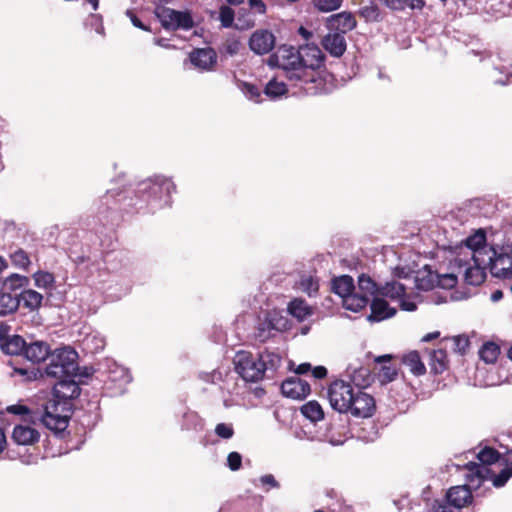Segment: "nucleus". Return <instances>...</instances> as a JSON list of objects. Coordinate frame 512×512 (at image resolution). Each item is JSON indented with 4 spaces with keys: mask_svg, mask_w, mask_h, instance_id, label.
<instances>
[{
    "mask_svg": "<svg viewBox=\"0 0 512 512\" xmlns=\"http://www.w3.org/2000/svg\"><path fill=\"white\" fill-rule=\"evenodd\" d=\"M30 310H37L41 307L43 296L39 292L32 289H25L21 292L20 301Z\"/></svg>",
    "mask_w": 512,
    "mask_h": 512,
    "instance_id": "nucleus-34",
    "label": "nucleus"
},
{
    "mask_svg": "<svg viewBox=\"0 0 512 512\" xmlns=\"http://www.w3.org/2000/svg\"><path fill=\"white\" fill-rule=\"evenodd\" d=\"M215 433L223 439H230L234 435V429L231 424L219 423L215 427Z\"/></svg>",
    "mask_w": 512,
    "mask_h": 512,
    "instance_id": "nucleus-48",
    "label": "nucleus"
},
{
    "mask_svg": "<svg viewBox=\"0 0 512 512\" xmlns=\"http://www.w3.org/2000/svg\"><path fill=\"white\" fill-rule=\"evenodd\" d=\"M35 285L39 288L52 287L54 283V276L50 272L38 271L33 275Z\"/></svg>",
    "mask_w": 512,
    "mask_h": 512,
    "instance_id": "nucleus-45",
    "label": "nucleus"
},
{
    "mask_svg": "<svg viewBox=\"0 0 512 512\" xmlns=\"http://www.w3.org/2000/svg\"><path fill=\"white\" fill-rule=\"evenodd\" d=\"M310 385L308 382L298 378L290 377L284 380L281 384L282 394L294 400H302L310 394Z\"/></svg>",
    "mask_w": 512,
    "mask_h": 512,
    "instance_id": "nucleus-9",
    "label": "nucleus"
},
{
    "mask_svg": "<svg viewBox=\"0 0 512 512\" xmlns=\"http://www.w3.org/2000/svg\"><path fill=\"white\" fill-rule=\"evenodd\" d=\"M466 246L473 250L474 254L473 256H478L480 258L483 254H489L492 252L493 255L496 254V251L494 248L490 247L488 248L486 246V235L483 231L479 230L473 235L469 236L466 239Z\"/></svg>",
    "mask_w": 512,
    "mask_h": 512,
    "instance_id": "nucleus-21",
    "label": "nucleus"
},
{
    "mask_svg": "<svg viewBox=\"0 0 512 512\" xmlns=\"http://www.w3.org/2000/svg\"><path fill=\"white\" fill-rule=\"evenodd\" d=\"M370 299L359 292H351L343 299V305L347 310L358 312L364 309L369 303Z\"/></svg>",
    "mask_w": 512,
    "mask_h": 512,
    "instance_id": "nucleus-31",
    "label": "nucleus"
},
{
    "mask_svg": "<svg viewBox=\"0 0 512 512\" xmlns=\"http://www.w3.org/2000/svg\"><path fill=\"white\" fill-rule=\"evenodd\" d=\"M225 52L229 55H234L238 52L239 42L238 41H230L226 42L224 45Z\"/></svg>",
    "mask_w": 512,
    "mask_h": 512,
    "instance_id": "nucleus-56",
    "label": "nucleus"
},
{
    "mask_svg": "<svg viewBox=\"0 0 512 512\" xmlns=\"http://www.w3.org/2000/svg\"><path fill=\"white\" fill-rule=\"evenodd\" d=\"M20 305V299L16 294L0 292V316H7L15 313Z\"/></svg>",
    "mask_w": 512,
    "mask_h": 512,
    "instance_id": "nucleus-29",
    "label": "nucleus"
},
{
    "mask_svg": "<svg viewBox=\"0 0 512 512\" xmlns=\"http://www.w3.org/2000/svg\"><path fill=\"white\" fill-rule=\"evenodd\" d=\"M382 4L394 11H403L407 7L408 0H379Z\"/></svg>",
    "mask_w": 512,
    "mask_h": 512,
    "instance_id": "nucleus-51",
    "label": "nucleus"
},
{
    "mask_svg": "<svg viewBox=\"0 0 512 512\" xmlns=\"http://www.w3.org/2000/svg\"><path fill=\"white\" fill-rule=\"evenodd\" d=\"M289 313L299 322L313 314L312 308L303 299H293L288 305Z\"/></svg>",
    "mask_w": 512,
    "mask_h": 512,
    "instance_id": "nucleus-28",
    "label": "nucleus"
},
{
    "mask_svg": "<svg viewBox=\"0 0 512 512\" xmlns=\"http://www.w3.org/2000/svg\"><path fill=\"white\" fill-rule=\"evenodd\" d=\"M258 355L262 364L261 368L264 377L272 378L277 369L281 366L282 357L278 353L269 350H264Z\"/></svg>",
    "mask_w": 512,
    "mask_h": 512,
    "instance_id": "nucleus-20",
    "label": "nucleus"
},
{
    "mask_svg": "<svg viewBox=\"0 0 512 512\" xmlns=\"http://www.w3.org/2000/svg\"><path fill=\"white\" fill-rule=\"evenodd\" d=\"M362 16L364 17H370L372 14H376L377 13V7H365L363 10H362Z\"/></svg>",
    "mask_w": 512,
    "mask_h": 512,
    "instance_id": "nucleus-64",
    "label": "nucleus"
},
{
    "mask_svg": "<svg viewBox=\"0 0 512 512\" xmlns=\"http://www.w3.org/2000/svg\"><path fill=\"white\" fill-rule=\"evenodd\" d=\"M249 5L252 9H254L257 13L263 14L266 11V5L262 0H248Z\"/></svg>",
    "mask_w": 512,
    "mask_h": 512,
    "instance_id": "nucleus-55",
    "label": "nucleus"
},
{
    "mask_svg": "<svg viewBox=\"0 0 512 512\" xmlns=\"http://www.w3.org/2000/svg\"><path fill=\"white\" fill-rule=\"evenodd\" d=\"M447 501L455 508H463L468 506L473 495L468 485L455 486L448 490L446 494Z\"/></svg>",
    "mask_w": 512,
    "mask_h": 512,
    "instance_id": "nucleus-15",
    "label": "nucleus"
},
{
    "mask_svg": "<svg viewBox=\"0 0 512 512\" xmlns=\"http://www.w3.org/2000/svg\"><path fill=\"white\" fill-rule=\"evenodd\" d=\"M343 0H313L315 8L320 12H331L341 7Z\"/></svg>",
    "mask_w": 512,
    "mask_h": 512,
    "instance_id": "nucleus-44",
    "label": "nucleus"
},
{
    "mask_svg": "<svg viewBox=\"0 0 512 512\" xmlns=\"http://www.w3.org/2000/svg\"><path fill=\"white\" fill-rule=\"evenodd\" d=\"M264 94L270 99H277L288 92L287 85L276 79H271L264 88Z\"/></svg>",
    "mask_w": 512,
    "mask_h": 512,
    "instance_id": "nucleus-38",
    "label": "nucleus"
},
{
    "mask_svg": "<svg viewBox=\"0 0 512 512\" xmlns=\"http://www.w3.org/2000/svg\"><path fill=\"white\" fill-rule=\"evenodd\" d=\"M401 308L405 311H414L417 306L414 302L411 301H401Z\"/></svg>",
    "mask_w": 512,
    "mask_h": 512,
    "instance_id": "nucleus-63",
    "label": "nucleus"
},
{
    "mask_svg": "<svg viewBox=\"0 0 512 512\" xmlns=\"http://www.w3.org/2000/svg\"><path fill=\"white\" fill-rule=\"evenodd\" d=\"M327 369L324 366H316L312 370L313 377L316 379H323L327 376Z\"/></svg>",
    "mask_w": 512,
    "mask_h": 512,
    "instance_id": "nucleus-57",
    "label": "nucleus"
},
{
    "mask_svg": "<svg viewBox=\"0 0 512 512\" xmlns=\"http://www.w3.org/2000/svg\"><path fill=\"white\" fill-rule=\"evenodd\" d=\"M126 15L127 17H129V19L131 20L132 24L141 29V30H144V31H150V28L148 26H146L145 24H143V22L137 17V15L130 9H128L126 11Z\"/></svg>",
    "mask_w": 512,
    "mask_h": 512,
    "instance_id": "nucleus-52",
    "label": "nucleus"
},
{
    "mask_svg": "<svg viewBox=\"0 0 512 512\" xmlns=\"http://www.w3.org/2000/svg\"><path fill=\"white\" fill-rule=\"evenodd\" d=\"M242 91L250 100H253L255 102L261 101L260 100L261 91L258 88V86L248 83V82H244L242 85Z\"/></svg>",
    "mask_w": 512,
    "mask_h": 512,
    "instance_id": "nucleus-46",
    "label": "nucleus"
},
{
    "mask_svg": "<svg viewBox=\"0 0 512 512\" xmlns=\"http://www.w3.org/2000/svg\"><path fill=\"white\" fill-rule=\"evenodd\" d=\"M353 398L352 407L347 410V414L349 413L354 417L360 418H368L374 414L376 410V403L372 395L368 394L358 386Z\"/></svg>",
    "mask_w": 512,
    "mask_h": 512,
    "instance_id": "nucleus-7",
    "label": "nucleus"
},
{
    "mask_svg": "<svg viewBox=\"0 0 512 512\" xmlns=\"http://www.w3.org/2000/svg\"><path fill=\"white\" fill-rule=\"evenodd\" d=\"M52 353L50 346L45 341H34L25 344L24 356L33 363H40L48 360Z\"/></svg>",
    "mask_w": 512,
    "mask_h": 512,
    "instance_id": "nucleus-16",
    "label": "nucleus"
},
{
    "mask_svg": "<svg viewBox=\"0 0 512 512\" xmlns=\"http://www.w3.org/2000/svg\"><path fill=\"white\" fill-rule=\"evenodd\" d=\"M311 368H312V366L310 363H301L295 369V373L298 375H303V374L308 373L311 370Z\"/></svg>",
    "mask_w": 512,
    "mask_h": 512,
    "instance_id": "nucleus-61",
    "label": "nucleus"
},
{
    "mask_svg": "<svg viewBox=\"0 0 512 512\" xmlns=\"http://www.w3.org/2000/svg\"><path fill=\"white\" fill-rule=\"evenodd\" d=\"M10 259L14 266L24 270H27L31 263L29 255L21 248H18L13 253H11Z\"/></svg>",
    "mask_w": 512,
    "mask_h": 512,
    "instance_id": "nucleus-42",
    "label": "nucleus"
},
{
    "mask_svg": "<svg viewBox=\"0 0 512 512\" xmlns=\"http://www.w3.org/2000/svg\"><path fill=\"white\" fill-rule=\"evenodd\" d=\"M332 290L335 294L344 299L355 290L354 280L349 275H342L333 279Z\"/></svg>",
    "mask_w": 512,
    "mask_h": 512,
    "instance_id": "nucleus-27",
    "label": "nucleus"
},
{
    "mask_svg": "<svg viewBox=\"0 0 512 512\" xmlns=\"http://www.w3.org/2000/svg\"><path fill=\"white\" fill-rule=\"evenodd\" d=\"M25 344V340L19 335L0 339L1 350L8 355L24 354Z\"/></svg>",
    "mask_w": 512,
    "mask_h": 512,
    "instance_id": "nucleus-24",
    "label": "nucleus"
},
{
    "mask_svg": "<svg viewBox=\"0 0 512 512\" xmlns=\"http://www.w3.org/2000/svg\"><path fill=\"white\" fill-rule=\"evenodd\" d=\"M48 413L52 415H71V403H68L67 401H60L59 399L56 398L49 400L44 406L43 414Z\"/></svg>",
    "mask_w": 512,
    "mask_h": 512,
    "instance_id": "nucleus-35",
    "label": "nucleus"
},
{
    "mask_svg": "<svg viewBox=\"0 0 512 512\" xmlns=\"http://www.w3.org/2000/svg\"><path fill=\"white\" fill-rule=\"evenodd\" d=\"M443 340H452L453 341V351L460 355H465L470 347L469 337L465 334L457 335V336H453V337H445Z\"/></svg>",
    "mask_w": 512,
    "mask_h": 512,
    "instance_id": "nucleus-40",
    "label": "nucleus"
},
{
    "mask_svg": "<svg viewBox=\"0 0 512 512\" xmlns=\"http://www.w3.org/2000/svg\"><path fill=\"white\" fill-rule=\"evenodd\" d=\"M377 283L368 275L361 274L358 278V292L368 299L374 298L379 294Z\"/></svg>",
    "mask_w": 512,
    "mask_h": 512,
    "instance_id": "nucleus-30",
    "label": "nucleus"
},
{
    "mask_svg": "<svg viewBox=\"0 0 512 512\" xmlns=\"http://www.w3.org/2000/svg\"><path fill=\"white\" fill-rule=\"evenodd\" d=\"M261 482L263 484L269 485L271 487H278V485H279L278 482L276 481V479L274 478V476L271 474L262 476Z\"/></svg>",
    "mask_w": 512,
    "mask_h": 512,
    "instance_id": "nucleus-58",
    "label": "nucleus"
},
{
    "mask_svg": "<svg viewBox=\"0 0 512 512\" xmlns=\"http://www.w3.org/2000/svg\"><path fill=\"white\" fill-rule=\"evenodd\" d=\"M301 414L311 422H318L324 419V411L321 405L316 401H308L300 408Z\"/></svg>",
    "mask_w": 512,
    "mask_h": 512,
    "instance_id": "nucleus-32",
    "label": "nucleus"
},
{
    "mask_svg": "<svg viewBox=\"0 0 512 512\" xmlns=\"http://www.w3.org/2000/svg\"><path fill=\"white\" fill-rule=\"evenodd\" d=\"M402 363L410 370L415 376H422L426 373L425 364L421 360L418 351L413 350L403 355Z\"/></svg>",
    "mask_w": 512,
    "mask_h": 512,
    "instance_id": "nucleus-26",
    "label": "nucleus"
},
{
    "mask_svg": "<svg viewBox=\"0 0 512 512\" xmlns=\"http://www.w3.org/2000/svg\"><path fill=\"white\" fill-rule=\"evenodd\" d=\"M510 477H512V465L502 469L499 474H494L491 471L490 478L488 480H492L495 487H502L507 483Z\"/></svg>",
    "mask_w": 512,
    "mask_h": 512,
    "instance_id": "nucleus-43",
    "label": "nucleus"
},
{
    "mask_svg": "<svg viewBox=\"0 0 512 512\" xmlns=\"http://www.w3.org/2000/svg\"><path fill=\"white\" fill-rule=\"evenodd\" d=\"M276 38L267 29H260L253 32L249 38V48L257 55H264L275 47Z\"/></svg>",
    "mask_w": 512,
    "mask_h": 512,
    "instance_id": "nucleus-8",
    "label": "nucleus"
},
{
    "mask_svg": "<svg viewBox=\"0 0 512 512\" xmlns=\"http://www.w3.org/2000/svg\"><path fill=\"white\" fill-rule=\"evenodd\" d=\"M149 190L151 193L155 194L164 192L169 198L170 195L176 191V186L170 179H162L160 182H154L149 185Z\"/></svg>",
    "mask_w": 512,
    "mask_h": 512,
    "instance_id": "nucleus-41",
    "label": "nucleus"
},
{
    "mask_svg": "<svg viewBox=\"0 0 512 512\" xmlns=\"http://www.w3.org/2000/svg\"><path fill=\"white\" fill-rule=\"evenodd\" d=\"M155 15L161 22L163 28L169 30L191 29L194 25L192 16L189 12L176 11L165 6H157Z\"/></svg>",
    "mask_w": 512,
    "mask_h": 512,
    "instance_id": "nucleus-5",
    "label": "nucleus"
},
{
    "mask_svg": "<svg viewBox=\"0 0 512 512\" xmlns=\"http://www.w3.org/2000/svg\"><path fill=\"white\" fill-rule=\"evenodd\" d=\"M191 63L201 70H212L217 63V53L213 48H196L189 55Z\"/></svg>",
    "mask_w": 512,
    "mask_h": 512,
    "instance_id": "nucleus-12",
    "label": "nucleus"
},
{
    "mask_svg": "<svg viewBox=\"0 0 512 512\" xmlns=\"http://www.w3.org/2000/svg\"><path fill=\"white\" fill-rule=\"evenodd\" d=\"M371 313L368 320L371 322H380L391 318L396 314V309L391 307L389 303L380 297H374L370 303Z\"/></svg>",
    "mask_w": 512,
    "mask_h": 512,
    "instance_id": "nucleus-14",
    "label": "nucleus"
},
{
    "mask_svg": "<svg viewBox=\"0 0 512 512\" xmlns=\"http://www.w3.org/2000/svg\"><path fill=\"white\" fill-rule=\"evenodd\" d=\"M326 56L316 44L298 47L279 45L268 58V65L283 70L285 78L300 86L307 95L326 91Z\"/></svg>",
    "mask_w": 512,
    "mask_h": 512,
    "instance_id": "nucleus-1",
    "label": "nucleus"
},
{
    "mask_svg": "<svg viewBox=\"0 0 512 512\" xmlns=\"http://www.w3.org/2000/svg\"><path fill=\"white\" fill-rule=\"evenodd\" d=\"M445 283L443 286L454 287L457 284V277L453 274H447L443 277Z\"/></svg>",
    "mask_w": 512,
    "mask_h": 512,
    "instance_id": "nucleus-60",
    "label": "nucleus"
},
{
    "mask_svg": "<svg viewBox=\"0 0 512 512\" xmlns=\"http://www.w3.org/2000/svg\"><path fill=\"white\" fill-rule=\"evenodd\" d=\"M397 376V370L392 366H383L380 371L382 382L387 383L393 381Z\"/></svg>",
    "mask_w": 512,
    "mask_h": 512,
    "instance_id": "nucleus-50",
    "label": "nucleus"
},
{
    "mask_svg": "<svg viewBox=\"0 0 512 512\" xmlns=\"http://www.w3.org/2000/svg\"><path fill=\"white\" fill-rule=\"evenodd\" d=\"M220 21L223 27H230L234 21V11L228 6H222L220 8Z\"/></svg>",
    "mask_w": 512,
    "mask_h": 512,
    "instance_id": "nucleus-47",
    "label": "nucleus"
},
{
    "mask_svg": "<svg viewBox=\"0 0 512 512\" xmlns=\"http://www.w3.org/2000/svg\"><path fill=\"white\" fill-rule=\"evenodd\" d=\"M431 372L435 375H440L445 372L449 367V360L447 352L444 349H436L430 352L429 361Z\"/></svg>",
    "mask_w": 512,
    "mask_h": 512,
    "instance_id": "nucleus-25",
    "label": "nucleus"
},
{
    "mask_svg": "<svg viewBox=\"0 0 512 512\" xmlns=\"http://www.w3.org/2000/svg\"><path fill=\"white\" fill-rule=\"evenodd\" d=\"M29 278L23 275L13 273L4 280V291L14 288L18 292L25 290L24 288L29 285Z\"/></svg>",
    "mask_w": 512,
    "mask_h": 512,
    "instance_id": "nucleus-37",
    "label": "nucleus"
},
{
    "mask_svg": "<svg viewBox=\"0 0 512 512\" xmlns=\"http://www.w3.org/2000/svg\"><path fill=\"white\" fill-rule=\"evenodd\" d=\"M233 363L235 371L246 382H258L264 378L259 355L254 356L249 351L241 350L235 354Z\"/></svg>",
    "mask_w": 512,
    "mask_h": 512,
    "instance_id": "nucleus-4",
    "label": "nucleus"
},
{
    "mask_svg": "<svg viewBox=\"0 0 512 512\" xmlns=\"http://www.w3.org/2000/svg\"><path fill=\"white\" fill-rule=\"evenodd\" d=\"M406 294V287L404 284L392 281L387 282L385 285L379 288V294L383 297H388L390 299H399Z\"/></svg>",
    "mask_w": 512,
    "mask_h": 512,
    "instance_id": "nucleus-33",
    "label": "nucleus"
},
{
    "mask_svg": "<svg viewBox=\"0 0 512 512\" xmlns=\"http://www.w3.org/2000/svg\"><path fill=\"white\" fill-rule=\"evenodd\" d=\"M227 465L232 471H237L242 465V456L238 452H230L227 457Z\"/></svg>",
    "mask_w": 512,
    "mask_h": 512,
    "instance_id": "nucleus-49",
    "label": "nucleus"
},
{
    "mask_svg": "<svg viewBox=\"0 0 512 512\" xmlns=\"http://www.w3.org/2000/svg\"><path fill=\"white\" fill-rule=\"evenodd\" d=\"M12 439L18 445H34L40 439V433L28 425H16L12 432Z\"/></svg>",
    "mask_w": 512,
    "mask_h": 512,
    "instance_id": "nucleus-18",
    "label": "nucleus"
},
{
    "mask_svg": "<svg viewBox=\"0 0 512 512\" xmlns=\"http://www.w3.org/2000/svg\"><path fill=\"white\" fill-rule=\"evenodd\" d=\"M7 412L14 415H26L30 412L29 408L25 405L16 404L7 407Z\"/></svg>",
    "mask_w": 512,
    "mask_h": 512,
    "instance_id": "nucleus-53",
    "label": "nucleus"
},
{
    "mask_svg": "<svg viewBox=\"0 0 512 512\" xmlns=\"http://www.w3.org/2000/svg\"><path fill=\"white\" fill-rule=\"evenodd\" d=\"M71 415L61 414V415H52V414H42L41 421L49 430L55 433H61L66 430L69 424Z\"/></svg>",
    "mask_w": 512,
    "mask_h": 512,
    "instance_id": "nucleus-23",
    "label": "nucleus"
},
{
    "mask_svg": "<svg viewBox=\"0 0 512 512\" xmlns=\"http://www.w3.org/2000/svg\"><path fill=\"white\" fill-rule=\"evenodd\" d=\"M489 268L494 277L508 279L512 278V257L509 254L489 256Z\"/></svg>",
    "mask_w": 512,
    "mask_h": 512,
    "instance_id": "nucleus-11",
    "label": "nucleus"
},
{
    "mask_svg": "<svg viewBox=\"0 0 512 512\" xmlns=\"http://www.w3.org/2000/svg\"><path fill=\"white\" fill-rule=\"evenodd\" d=\"M77 359L78 354L71 347L57 348L50 354L44 370L33 371V376L36 378L37 374H40L41 377L55 379L76 377L79 369Z\"/></svg>",
    "mask_w": 512,
    "mask_h": 512,
    "instance_id": "nucleus-2",
    "label": "nucleus"
},
{
    "mask_svg": "<svg viewBox=\"0 0 512 512\" xmlns=\"http://www.w3.org/2000/svg\"><path fill=\"white\" fill-rule=\"evenodd\" d=\"M478 460L481 465L487 466L496 463L500 458V453L493 447H484L478 454Z\"/></svg>",
    "mask_w": 512,
    "mask_h": 512,
    "instance_id": "nucleus-39",
    "label": "nucleus"
},
{
    "mask_svg": "<svg viewBox=\"0 0 512 512\" xmlns=\"http://www.w3.org/2000/svg\"><path fill=\"white\" fill-rule=\"evenodd\" d=\"M327 25L329 29L344 35L356 27L357 21L351 12H341L331 15L327 20Z\"/></svg>",
    "mask_w": 512,
    "mask_h": 512,
    "instance_id": "nucleus-13",
    "label": "nucleus"
},
{
    "mask_svg": "<svg viewBox=\"0 0 512 512\" xmlns=\"http://www.w3.org/2000/svg\"><path fill=\"white\" fill-rule=\"evenodd\" d=\"M358 386L350 381L336 379L332 381L327 389V397L333 410L347 414L352 407V399Z\"/></svg>",
    "mask_w": 512,
    "mask_h": 512,
    "instance_id": "nucleus-3",
    "label": "nucleus"
},
{
    "mask_svg": "<svg viewBox=\"0 0 512 512\" xmlns=\"http://www.w3.org/2000/svg\"><path fill=\"white\" fill-rule=\"evenodd\" d=\"M500 354V347L494 342H486L479 350V356L487 364H493L497 361Z\"/></svg>",
    "mask_w": 512,
    "mask_h": 512,
    "instance_id": "nucleus-36",
    "label": "nucleus"
},
{
    "mask_svg": "<svg viewBox=\"0 0 512 512\" xmlns=\"http://www.w3.org/2000/svg\"><path fill=\"white\" fill-rule=\"evenodd\" d=\"M440 337V332L439 331H434V332H430V333H427L426 335H424L421 339L422 342H430L432 340H435L437 338Z\"/></svg>",
    "mask_w": 512,
    "mask_h": 512,
    "instance_id": "nucleus-62",
    "label": "nucleus"
},
{
    "mask_svg": "<svg viewBox=\"0 0 512 512\" xmlns=\"http://www.w3.org/2000/svg\"><path fill=\"white\" fill-rule=\"evenodd\" d=\"M322 46L334 57H341L346 51V40L343 34L329 33L322 39Z\"/></svg>",
    "mask_w": 512,
    "mask_h": 512,
    "instance_id": "nucleus-17",
    "label": "nucleus"
},
{
    "mask_svg": "<svg viewBox=\"0 0 512 512\" xmlns=\"http://www.w3.org/2000/svg\"><path fill=\"white\" fill-rule=\"evenodd\" d=\"M407 6L411 9L422 10L425 7V0H408Z\"/></svg>",
    "mask_w": 512,
    "mask_h": 512,
    "instance_id": "nucleus-59",
    "label": "nucleus"
},
{
    "mask_svg": "<svg viewBox=\"0 0 512 512\" xmlns=\"http://www.w3.org/2000/svg\"><path fill=\"white\" fill-rule=\"evenodd\" d=\"M289 328L287 318L280 315L277 311L267 312L264 319L259 322L255 337L261 343H265L272 338L275 333L285 331Z\"/></svg>",
    "mask_w": 512,
    "mask_h": 512,
    "instance_id": "nucleus-6",
    "label": "nucleus"
},
{
    "mask_svg": "<svg viewBox=\"0 0 512 512\" xmlns=\"http://www.w3.org/2000/svg\"><path fill=\"white\" fill-rule=\"evenodd\" d=\"M450 503L435 501L432 511L430 512H453Z\"/></svg>",
    "mask_w": 512,
    "mask_h": 512,
    "instance_id": "nucleus-54",
    "label": "nucleus"
},
{
    "mask_svg": "<svg viewBox=\"0 0 512 512\" xmlns=\"http://www.w3.org/2000/svg\"><path fill=\"white\" fill-rule=\"evenodd\" d=\"M75 377H66L58 379V382L53 387V396L60 401H67L79 397L81 389L76 383Z\"/></svg>",
    "mask_w": 512,
    "mask_h": 512,
    "instance_id": "nucleus-10",
    "label": "nucleus"
},
{
    "mask_svg": "<svg viewBox=\"0 0 512 512\" xmlns=\"http://www.w3.org/2000/svg\"><path fill=\"white\" fill-rule=\"evenodd\" d=\"M473 260L475 265L472 267H468L464 273V281L468 285L478 286L485 281L486 272L482 267L484 264V260L478 258V256H473Z\"/></svg>",
    "mask_w": 512,
    "mask_h": 512,
    "instance_id": "nucleus-22",
    "label": "nucleus"
},
{
    "mask_svg": "<svg viewBox=\"0 0 512 512\" xmlns=\"http://www.w3.org/2000/svg\"><path fill=\"white\" fill-rule=\"evenodd\" d=\"M464 468L468 471L466 479L470 484L479 487L485 480L490 478L491 469L476 462H468Z\"/></svg>",
    "mask_w": 512,
    "mask_h": 512,
    "instance_id": "nucleus-19",
    "label": "nucleus"
}]
</instances>
